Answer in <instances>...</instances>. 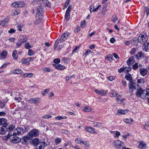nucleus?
Wrapping results in <instances>:
<instances>
[{
	"mask_svg": "<svg viewBox=\"0 0 149 149\" xmlns=\"http://www.w3.org/2000/svg\"><path fill=\"white\" fill-rule=\"evenodd\" d=\"M81 141V139L79 138H77L75 140V141L78 144H79V143H80Z\"/></svg>",
	"mask_w": 149,
	"mask_h": 149,
	"instance_id": "57",
	"label": "nucleus"
},
{
	"mask_svg": "<svg viewBox=\"0 0 149 149\" xmlns=\"http://www.w3.org/2000/svg\"><path fill=\"white\" fill-rule=\"evenodd\" d=\"M137 82L138 83V86H141L144 83V80L142 78H140L137 79Z\"/></svg>",
	"mask_w": 149,
	"mask_h": 149,
	"instance_id": "17",
	"label": "nucleus"
},
{
	"mask_svg": "<svg viewBox=\"0 0 149 149\" xmlns=\"http://www.w3.org/2000/svg\"><path fill=\"white\" fill-rule=\"evenodd\" d=\"M134 58L133 56L130 57L127 61V63L128 65L132 64L134 63Z\"/></svg>",
	"mask_w": 149,
	"mask_h": 149,
	"instance_id": "19",
	"label": "nucleus"
},
{
	"mask_svg": "<svg viewBox=\"0 0 149 149\" xmlns=\"http://www.w3.org/2000/svg\"><path fill=\"white\" fill-rule=\"evenodd\" d=\"M149 95V88H147L144 90L140 88H139L136 93V95L137 97H139L145 99L148 97Z\"/></svg>",
	"mask_w": 149,
	"mask_h": 149,
	"instance_id": "1",
	"label": "nucleus"
},
{
	"mask_svg": "<svg viewBox=\"0 0 149 149\" xmlns=\"http://www.w3.org/2000/svg\"><path fill=\"white\" fill-rule=\"evenodd\" d=\"M93 126L95 127H100L102 126V123L98 122L94 123H93Z\"/></svg>",
	"mask_w": 149,
	"mask_h": 149,
	"instance_id": "38",
	"label": "nucleus"
},
{
	"mask_svg": "<svg viewBox=\"0 0 149 149\" xmlns=\"http://www.w3.org/2000/svg\"><path fill=\"white\" fill-rule=\"evenodd\" d=\"M94 91L96 93L99 95H101L102 94V91L100 90L96 89L94 90Z\"/></svg>",
	"mask_w": 149,
	"mask_h": 149,
	"instance_id": "47",
	"label": "nucleus"
},
{
	"mask_svg": "<svg viewBox=\"0 0 149 149\" xmlns=\"http://www.w3.org/2000/svg\"><path fill=\"white\" fill-rule=\"evenodd\" d=\"M146 147V143L143 141H141L140 142L139 146L138 147L140 148H144Z\"/></svg>",
	"mask_w": 149,
	"mask_h": 149,
	"instance_id": "23",
	"label": "nucleus"
},
{
	"mask_svg": "<svg viewBox=\"0 0 149 149\" xmlns=\"http://www.w3.org/2000/svg\"><path fill=\"white\" fill-rule=\"evenodd\" d=\"M47 145V143L45 142H42L41 144L39 146L38 149H44Z\"/></svg>",
	"mask_w": 149,
	"mask_h": 149,
	"instance_id": "26",
	"label": "nucleus"
},
{
	"mask_svg": "<svg viewBox=\"0 0 149 149\" xmlns=\"http://www.w3.org/2000/svg\"><path fill=\"white\" fill-rule=\"evenodd\" d=\"M68 33L67 32H66V33H64L61 37L60 40V42H62L64 41L68 37Z\"/></svg>",
	"mask_w": 149,
	"mask_h": 149,
	"instance_id": "11",
	"label": "nucleus"
},
{
	"mask_svg": "<svg viewBox=\"0 0 149 149\" xmlns=\"http://www.w3.org/2000/svg\"><path fill=\"white\" fill-rule=\"evenodd\" d=\"M138 84L136 83H134V82L131 83L129 84V87H130L131 88H133V89H136V86H137Z\"/></svg>",
	"mask_w": 149,
	"mask_h": 149,
	"instance_id": "24",
	"label": "nucleus"
},
{
	"mask_svg": "<svg viewBox=\"0 0 149 149\" xmlns=\"http://www.w3.org/2000/svg\"><path fill=\"white\" fill-rule=\"evenodd\" d=\"M33 142L35 145H37L40 142L39 139L36 138L33 140Z\"/></svg>",
	"mask_w": 149,
	"mask_h": 149,
	"instance_id": "35",
	"label": "nucleus"
},
{
	"mask_svg": "<svg viewBox=\"0 0 149 149\" xmlns=\"http://www.w3.org/2000/svg\"><path fill=\"white\" fill-rule=\"evenodd\" d=\"M23 72L22 70L20 69H17L14 70L13 71V74H20L22 73Z\"/></svg>",
	"mask_w": 149,
	"mask_h": 149,
	"instance_id": "25",
	"label": "nucleus"
},
{
	"mask_svg": "<svg viewBox=\"0 0 149 149\" xmlns=\"http://www.w3.org/2000/svg\"><path fill=\"white\" fill-rule=\"evenodd\" d=\"M20 13V10H15L13 12V15H17L19 14Z\"/></svg>",
	"mask_w": 149,
	"mask_h": 149,
	"instance_id": "50",
	"label": "nucleus"
},
{
	"mask_svg": "<svg viewBox=\"0 0 149 149\" xmlns=\"http://www.w3.org/2000/svg\"><path fill=\"white\" fill-rule=\"evenodd\" d=\"M62 133L67 134H70V132L69 131L65 130H62Z\"/></svg>",
	"mask_w": 149,
	"mask_h": 149,
	"instance_id": "58",
	"label": "nucleus"
},
{
	"mask_svg": "<svg viewBox=\"0 0 149 149\" xmlns=\"http://www.w3.org/2000/svg\"><path fill=\"white\" fill-rule=\"evenodd\" d=\"M67 118V117L66 116H59L55 117V119L58 120L62 119H66Z\"/></svg>",
	"mask_w": 149,
	"mask_h": 149,
	"instance_id": "37",
	"label": "nucleus"
},
{
	"mask_svg": "<svg viewBox=\"0 0 149 149\" xmlns=\"http://www.w3.org/2000/svg\"><path fill=\"white\" fill-rule=\"evenodd\" d=\"M112 132L114 134L113 136L114 137L118 138L120 135V133L118 131H113Z\"/></svg>",
	"mask_w": 149,
	"mask_h": 149,
	"instance_id": "27",
	"label": "nucleus"
},
{
	"mask_svg": "<svg viewBox=\"0 0 149 149\" xmlns=\"http://www.w3.org/2000/svg\"><path fill=\"white\" fill-rule=\"evenodd\" d=\"M53 65L55 68L59 70H63L65 68L64 66L61 64H53Z\"/></svg>",
	"mask_w": 149,
	"mask_h": 149,
	"instance_id": "10",
	"label": "nucleus"
},
{
	"mask_svg": "<svg viewBox=\"0 0 149 149\" xmlns=\"http://www.w3.org/2000/svg\"><path fill=\"white\" fill-rule=\"evenodd\" d=\"M86 131L91 133H96L94 128L90 127H86Z\"/></svg>",
	"mask_w": 149,
	"mask_h": 149,
	"instance_id": "21",
	"label": "nucleus"
},
{
	"mask_svg": "<svg viewBox=\"0 0 149 149\" xmlns=\"http://www.w3.org/2000/svg\"><path fill=\"white\" fill-rule=\"evenodd\" d=\"M32 138L28 134L26 136H24L23 139L24 142H26L32 139Z\"/></svg>",
	"mask_w": 149,
	"mask_h": 149,
	"instance_id": "28",
	"label": "nucleus"
},
{
	"mask_svg": "<svg viewBox=\"0 0 149 149\" xmlns=\"http://www.w3.org/2000/svg\"><path fill=\"white\" fill-rule=\"evenodd\" d=\"M137 50L136 48H133L130 52L131 54L132 55L135 53Z\"/></svg>",
	"mask_w": 149,
	"mask_h": 149,
	"instance_id": "49",
	"label": "nucleus"
},
{
	"mask_svg": "<svg viewBox=\"0 0 149 149\" xmlns=\"http://www.w3.org/2000/svg\"><path fill=\"white\" fill-rule=\"evenodd\" d=\"M60 60L59 58H56L54 60L53 62L55 63H56V64H58V63H60Z\"/></svg>",
	"mask_w": 149,
	"mask_h": 149,
	"instance_id": "56",
	"label": "nucleus"
},
{
	"mask_svg": "<svg viewBox=\"0 0 149 149\" xmlns=\"http://www.w3.org/2000/svg\"><path fill=\"white\" fill-rule=\"evenodd\" d=\"M125 79L130 82H131L132 81V77L131 75L129 73H127L125 75Z\"/></svg>",
	"mask_w": 149,
	"mask_h": 149,
	"instance_id": "22",
	"label": "nucleus"
},
{
	"mask_svg": "<svg viewBox=\"0 0 149 149\" xmlns=\"http://www.w3.org/2000/svg\"><path fill=\"white\" fill-rule=\"evenodd\" d=\"M148 40V38L146 36L142 35L139 36L138 41L141 43L144 44L147 42Z\"/></svg>",
	"mask_w": 149,
	"mask_h": 149,
	"instance_id": "5",
	"label": "nucleus"
},
{
	"mask_svg": "<svg viewBox=\"0 0 149 149\" xmlns=\"http://www.w3.org/2000/svg\"><path fill=\"white\" fill-rule=\"evenodd\" d=\"M29 102L31 103L36 104L37 102H39L40 101V99L38 97L31 98L28 101Z\"/></svg>",
	"mask_w": 149,
	"mask_h": 149,
	"instance_id": "8",
	"label": "nucleus"
},
{
	"mask_svg": "<svg viewBox=\"0 0 149 149\" xmlns=\"http://www.w3.org/2000/svg\"><path fill=\"white\" fill-rule=\"evenodd\" d=\"M95 8L94 6L93 5H92L91 6V8H90V11L91 13L95 11H94Z\"/></svg>",
	"mask_w": 149,
	"mask_h": 149,
	"instance_id": "54",
	"label": "nucleus"
},
{
	"mask_svg": "<svg viewBox=\"0 0 149 149\" xmlns=\"http://www.w3.org/2000/svg\"><path fill=\"white\" fill-rule=\"evenodd\" d=\"M70 0H66V1L64 5L65 8H63V9L66 8L69 4Z\"/></svg>",
	"mask_w": 149,
	"mask_h": 149,
	"instance_id": "59",
	"label": "nucleus"
},
{
	"mask_svg": "<svg viewBox=\"0 0 149 149\" xmlns=\"http://www.w3.org/2000/svg\"><path fill=\"white\" fill-rule=\"evenodd\" d=\"M79 144L81 145L84 144L88 147L89 146V142L86 141H82L80 143H79Z\"/></svg>",
	"mask_w": 149,
	"mask_h": 149,
	"instance_id": "40",
	"label": "nucleus"
},
{
	"mask_svg": "<svg viewBox=\"0 0 149 149\" xmlns=\"http://www.w3.org/2000/svg\"><path fill=\"white\" fill-rule=\"evenodd\" d=\"M8 21L9 20L7 18H5L3 20H1V24L3 27H4L6 26L5 24L7 23Z\"/></svg>",
	"mask_w": 149,
	"mask_h": 149,
	"instance_id": "30",
	"label": "nucleus"
},
{
	"mask_svg": "<svg viewBox=\"0 0 149 149\" xmlns=\"http://www.w3.org/2000/svg\"><path fill=\"white\" fill-rule=\"evenodd\" d=\"M17 51L16 50H15L13 52L12 54L13 57L15 60L17 59Z\"/></svg>",
	"mask_w": 149,
	"mask_h": 149,
	"instance_id": "36",
	"label": "nucleus"
},
{
	"mask_svg": "<svg viewBox=\"0 0 149 149\" xmlns=\"http://www.w3.org/2000/svg\"><path fill=\"white\" fill-rule=\"evenodd\" d=\"M25 47L26 49L30 48L31 47L30 43L28 42L26 43L25 44Z\"/></svg>",
	"mask_w": 149,
	"mask_h": 149,
	"instance_id": "51",
	"label": "nucleus"
},
{
	"mask_svg": "<svg viewBox=\"0 0 149 149\" xmlns=\"http://www.w3.org/2000/svg\"><path fill=\"white\" fill-rule=\"evenodd\" d=\"M52 117V116L50 115H46L43 116L42 118H49Z\"/></svg>",
	"mask_w": 149,
	"mask_h": 149,
	"instance_id": "55",
	"label": "nucleus"
},
{
	"mask_svg": "<svg viewBox=\"0 0 149 149\" xmlns=\"http://www.w3.org/2000/svg\"><path fill=\"white\" fill-rule=\"evenodd\" d=\"M55 141L56 143L58 144L61 142V139L60 138H57L55 139Z\"/></svg>",
	"mask_w": 149,
	"mask_h": 149,
	"instance_id": "52",
	"label": "nucleus"
},
{
	"mask_svg": "<svg viewBox=\"0 0 149 149\" xmlns=\"http://www.w3.org/2000/svg\"><path fill=\"white\" fill-rule=\"evenodd\" d=\"M113 143L115 145L116 148L117 149H120L121 147L123 146L124 145L123 143L119 140H116L114 141Z\"/></svg>",
	"mask_w": 149,
	"mask_h": 149,
	"instance_id": "4",
	"label": "nucleus"
},
{
	"mask_svg": "<svg viewBox=\"0 0 149 149\" xmlns=\"http://www.w3.org/2000/svg\"><path fill=\"white\" fill-rule=\"evenodd\" d=\"M25 130L22 127H19L14 130L13 134L14 135H21L23 134L24 132H27L28 131L29 128L26 127H24Z\"/></svg>",
	"mask_w": 149,
	"mask_h": 149,
	"instance_id": "2",
	"label": "nucleus"
},
{
	"mask_svg": "<svg viewBox=\"0 0 149 149\" xmlns=\"http://www.w3.org/2000/svg\"><path fill=\"white\" fill-rule=\"evenodd\" d=\"M17 5V1L11 4V6L15 8H18Z\"/></svg>",
	"mask_w": 149,
	"mask_h": 149,
	"instance_id": "45",
	"label": "nucleus"
},
{
	"mask_svg": "<svg viewBox=\"0 0 149 149\" xmlns=\"http://www.w3.org/2000/svg\"><path fill=\"white\" fill-rule=\"evenodd\" d=\"M27 38L26 36H21L20 37V38L18 40V41L20 42L23 43L26 41Z\"/></svg>",
	"mask_w": 149,
	"mask_h": 149,
	"instance_id": "18",
	"label": "nucleus"
},
{
	"mask_svg": "<svg viewBox=\"0 0 149 149\" xmlns=\"http://www.w3.org/2000/svg\"><path fill=\"white\" fill-rule=\"evenodd\" d=\"M42 19V15H36V21L35 22L36 24H38L40 23Z\"/></svg>",
	"mask_w": 149,
	"mask_h": 149,
	"instance_id": "16",
	"label": "nucleus"
},
{
	"mask_svg": "<svg viewBox=\"0 0 149 149\" xmlns=\"http://www.w3.org/2000/svg\"><path fill=\"white\" fill-rule=\"evenodd\" d=\"M131 70L130 68H124V72L125 73L127 72H129Z\"/></svg>",
	"mask_w": 149,
	"mask_h": 149,
	"instance_id": "64",
	"label": "nucleus"
},
{
	"mask_svg": "<svg viewBox=\"0 0 149 149\" xmlns=\"http://www.w3.org/2000/svg\"><path fill=\"white\" fill-rule=\"evenodd\" d=\"M117 93L116 92H114L113 93H111L110 94V95L111 97H114L116 96V100H117V102L120 104H122L124 105L125 103L123 102V101L125 100L124 99H120V96H117Z\"/></svg>",
	"mask_w": 149,
	"mask_h": 149,
	"instance_id": "3",
	"label": "nucleus"
},
{
	"mask_svg": "<svg viewBox=\"0 0 149 149\" xmlns=\"http://www.w3.org/2000/svg\"><path fill=\"white\" fill-rule=\"evenodd\" d=\"M143 53L142 52H139L137 54L136 56V57L137 58H139L143 56Z\"/></svg>",
	"mask_w": 149,
	"mask_h": 149,
	"instance_id": "39",
	"label": "nucleus"
},
{
	"mask_svg": "<svg viewBox=\"0 0 149 149\" xmlns=\"http://www.w3.org/2000/svg\"><path fill=\"white\" fill-rule=\"evenodd\" d=\"M113 56L112 55L108 54L107 56L105 57V59L106 60H108L109 61H112Z\"/></svg>",
	"mask_w": 149,
	"mask_h": 149,
	"instance_id": "32",
	"label": "nucleus"
},
{
	"mask_svg": "<svg viewBox=\"0 0 149 149\" xmlns=\"http://www.w3.org/2000/svg\"><path fill=\"white\" fill-rule=\"evenodd\" d=\"M34 54V53L33 52V51L32 49H29L28 54L29 56H32Z\"/></svg>",
	"mask_w": 149,
	"mask_h": 149,
	"instance_id": "48",
	"label": "nucleus"
},
{
	"mask_svg": "<svg viewBox=\"0 0 149 149\" xmlns=\"http://www.w3.org/2000/svg\"><path fill=\"white\" fill-rule=\"evenodd\" d=\"M49 89H47L45 90L42 93V94L43 96H45V95L48 93L49 91Z\"/></svg>",
	"mask_w": 149,
	"mask_h": 149,
	"instance_id": "53",
	"label": "nucleus"
},
{
	"mask_svg": "<svg viewBox=\"0 0 149 149\" xmlns=\"http://www.w3.org/2000/svg\"><path fill=\"white\" fill-rule=\"evenodd\" d=\"M70 17V12L66 11L65 15V18L66 20H68Z\"/></svg>",
	"mask_w": 149,
	"mask_h": 149,
	"instance_id": "42",
	"label": "nucleus"
},
{
	"mask_svg": "<svg viewBox=\"0 0 149 149\" xmlns=\"http://www.w3.org/2000/svg\"><path fill=\"white\" fill-rule=\"evenodd\" d=\"M22 63L23 64H27L29 65V63L28 62V61L27 60V58H22L21 60Z\"/></svg>",
	"mask_w": 149,
	"mask_h": 149,
	"instance_id": "33",
	"label": "nucleus"
},
{
	"mask_svg": "<svg viewBox=\"0 0 149 149\" xmlns=\"http://www.w3.org/2000/svg\"><path fill=\"white\" fill-rule=\"evenodd\" d=\"M22 43L21 42L19 43H16V46L15 47L16 48H19L22 45Z\"/></svg>",
	"mask_w": 149,
	"mask_h": 149,
	"instance_id": "63",
	"label": "nucleus"
},
{
	"mask_svg": "<svg viewBox=\"0 0 149 149\" xmlns=\"http://www.w3.org/2000/svg\"><path fill=\"white\" fill-rule=\"evenodd\" d=\"M15 128V126L13 125H10L8 126V128L6 129L7 132H10L12 131Z\"/></svg>",
	"mask_w": 149,
	"mask_h": 149,
	"instance_id": "31",
	"label": "nucleus"
},
{
	"mask_svg": "<svg viewBox=\"0 0 149 149\" xmlns=\"http://www.w3.org/2000/svg\"><path fill=\"white\" fill-rule=\"evenodd\" d=\"M8 52L4 50L0 54L1 56H0V60L5 58Z\"/></svg>",
	"mask_w": 149,
	"mask_h": 149,
	"instance_id": "15",
	"label": "nucleus"
},
{
	"mask_svg": "<svg viewBox=\"0 0 149 149\" xmlns=\"http://www.w3.org/2000/svg\"><path fill=\"white\" fill-rule=\"evenodd\" d=\"M18 8H22L24 5V3L22 2H18L17 1Z\"/></svg>",
	"mask_w": 149,
	"mask_h": 149,
	"instance_id": "41",
	"label": "nucleus"
},
{
	"mask_svg": "<svg viewBox=\"0 0 149 149\" xmlns=\"http://www.w3.org/2000/svg\"><path fill=\"white\" fill-rule=\"evenodd\" d=\"M43 4L47 7H49L50 6V3L49 1L47 0H45L42 1Z\"/></svg>",
	"mask_w": 149,
	"mask_h": 149,
	"instance_id": "34",
	"label": "nucleus"
},
{
	"mask_svg": "<svg viewBox=\"0 0 149 149\" xmlns=\"http://www.w3.org/2000/svg\"><path fill=\"white\" fill-rule=\"evenodd\" d=\"M28 134L32 138L33 136L36 137L38 136L39 134V132L37 130L33 129L31 130Z\"/></svg>",
	"mask_w": 149,
	"mask_h": 149,
	"instance_id": "6",
	"label": "nucleus"
},
{
	"mask_svg": "<svg viewBox=\"0 0 149 149\" xmlns=\"http://www.w3.org/2000/svg\"><path fill=\"white\" fill-rule=\"evenodd\" d=\"M20 138L17 136H14L11 138L10 141L11 143H17L20 141Z\"/></svg>",
	"mask_w": 149,
	"mask_h": 149,
	"instance_id": "7",
	"label": "nucleus"
},
{
	"mask_svg": "<svg viewBox=\"0 0 149 149\" xmlns=\"http://www.w3.org/2000/svg\"><path fill=\"white\" fill-rule=\"evenodd\" d=\"M138 67V64L137 63H135L133 66V68L134 70H136L137 69Z\"/></svg>",
	"mask_w": 149,
	"mask_h": 149,
	"instance_id": "62",
	"label": "nucleus"
},
{
	"mask_svg": "<svg viewBox=\"0 0 149 149\" xmlns=\"http://www.w3.org/2000/svg\"><path fill=\"white\" fill-rule=\"evenodd\" d=\"M148 72V70L146 68H142L140 70V72L141 74L143 76L147 74Z\"/></svg>",
	"mask_w": 149,
	"mask_h": 149,
	"instance_id": "12",
	"label": "nucleus"
},
{
	"mask_svg": "<svg viewBox=\"0 0 149 149\" xmlns=\"http://www.w3.org/2000/svg\"><path fill=\"white\" fill-rule=\"evenodd\" d=\"M109 79V81H112L115 79V77L113 76H110L109 77H108Z\"/></svg>",
	"mask_w": 149,
	"mask_h": 149,
	"instance_id": "60",
	"label": "nucleus"
},
{
	"mask_svg": "<svg viewBox=\"0 0 149 149\" xmlns=\"http://www.w3.org/2000/svg\"><path fill=\"white\" fill-rule=\"evenodd\" d=\"M81 109L83 111L85 112H89L91 111L92 109L90 106H84L81 107Z\"/></svg>",
	"mask_w": 149,
	"mask_h": 149,
	"instance_id": "14",
	"label": "nucleus"
},
{
	"mask_svg": "<svg viewBox=\"0 0 149 149\" xmlns=\"http://www.w3.org/2000/svg\"><path fill=\"white\" fill-rule=\"evenodd\" d=\"M6 131V130L2 127H0V134H3L5 133Z\"/></svg>",
	"mask_w": 149,
	"mask_h": 149,
	"instance_id": "43",
	"label": "nucleus"
},
{
	"mask_svg": "<svg viewBox=\"0 0 149 149\" xmlns=\"http://www.w3.org/2000/svg\"><path fill=\"white\" fill-rule=\"evenodd\" d=\"M142 49L144 51H145L146 52L147 51L148 49V45H146V44L142 46Z\"/></svg>",
	"mask_w": 149,
	"mask_h": 149,
	"instance_id": "44",
	"label": "nucleus"
},
{
	"mask_svg": "<svg viewBox=\"0 0 149 149\" xmlns=\"http://www.w3.org/2000/svg\"><path fill=\"white\" fill-rule=\"evenodd\" d=\"M43 12L42 7L38 6L37 8V11L36 15H42Z\"/></svg>",
	"mask_w": 149,
	"mask_h": 149,
	"instance_id": "13",
	"label": "nucleus"
},
{
	"mask_svg": "<svg viewBox=\"0 0 149 149\" xmlns=\"http://www.w3.org/2000/svg\"><path fill=\"white\" fill-rule=\"evenodd\" d=\"M7 120L4 118L0 119V126L3 125L4 127H6L8 125L6 123Z\"/></svg>",
	"mask_w": 149,
	"mask_h": 149,
	"instance_id": "9",
	"label": "nucleus"
},
{
	"mask_svg": "<svg viewBox=\"0 0 149 149\" xmlns=\"http://www.w3.org/2000/svg\"><path fill=\"white\" fill-rule=\"evenodd\" d=\"M123 121L127 124H132L133 122V120L132 118H125Z\"/></svg>",
	"mask_w": 149,
	"mask_h": 149,
	"instance_id": "20",
	"label": "nucleus"
},
{
	"mask_svg": "<svg viewBox=\"0 0 149 149\" xmlns=\"http://www.w3.org/2000/svg\"><path fill=\"white\" fill-rule=\"evenodd\" d=\"M117 17L116 15H114L113 16L112 19V21L114 22H116L118 20Z\"/></svg>",
	"mask_w": 149,
	"mask_h": 149,
	"instance_id": "46",
	"label": "nucleus"
},
{
	"mask_svg": "<svg viewBox=\"0 0 149 149\" xmlns=\"http://www.w3.org/2000/svg\"><path fill=\"white\" fill-rule=\"evenodd\" d=\"M15 30L13 29H10V30L8 31V33H12L15 32Z\"/></svg>",
	"mask_w": 149,
	"mask_h": 149,
	"instance_id": "61",
	"label": "nucleus"
},
{
	"mask_svg": "<svg viewBox=\"0 0 149 149\" xmlns=\"http://www.w3.org/2000/svg\"><path fill=\"white\" fill-rule=\"evenodd\" d=\"M128 111L127 110L120 109L118 110V112L121 114H125L127 113Z\"/></svg>",
	"mask_w": 149,
	"mask_h": 149,
	"instance_id": "29",
	"label": "nucleus"
}]
</instances>
